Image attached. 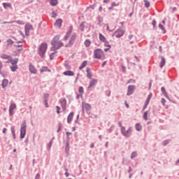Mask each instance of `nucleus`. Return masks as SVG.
Returning <instances> with one entry per match:
<instances>
[{
    "instance_id": "1",
    "label": "nucleus",
    "mask_w": 179,
    "mask_h": 179,
    "mask_svg": "<svg viewBox=\"0 0 179 179\" xmlns=\"http://www.w3.org/2000/svg\"><path fill=\"white\" fill-rule=\"evenodd\" d=\"M51 51H57V50H59L61 47H63L64 43L59 39V36L57 35L55 36L51 41Z\"/></svg>"
},
{
    "instance_id": "2",
    "label": "nucleus",
    "mask_w": 179,
    "mask_h": 179,
    "mask_svg": "<svg viewBox=\"0 0 179 179\" xmlns=\"http://www.w3.org/2000/svg\"><path fill=\"white\" fill-rule=\"evenodd\" d=\"M118 125L121 128V132L123 136H126L127 138H129V136H131V134H132V127H129L127 131H125V127H123L122 122L121 121L118 122Z\"/></svg>"
},
{
    "instance_id": "3",
    "label": "nucleus",
    "mask_w": 179,
    "mask_h": 179,
    "mask_svg": "<svg viewBox=\"0 0 179 179\" xmlns=\"http://www.w3.org/2000/svg\"><path fill=\"white\" fill-rule=\"evenodd\" d=\"M94 58L96 59H104L106 58V55H104V52L101 49H96L94 52Z\"/></svg>"
},
{
    "instance_id": "4",
    "label": "nucleus",
    "mask_w": 179,
    "mask_h": 179,
    "mask_svg": "<svg viewBox=\"0 0 179 179\" xmlns=\"http://www.w3.org/2000/svg\"><path fill=\"white\" fill-rule=\"evenodd\" d=\"M48 47V45L45 43H43L40 45L39 50H38V55H40V57H41V58L44 57V55L45 54V51H47Z\"/></svg>"
},
{
    "instance_id": "5",
    "label": "nucleus",
    "mask_w": 179,
    "mask_h": 179,
    "mask_svg": "<svg viewBox=\"0 0 179 179\" xmlns=\"http://www.w3.org/2000/svg\"><path fill=\"white\" fill-rule=\"evenodd\" d=\"M26 128H27L26 122H23L20 127V139H23V138L26 136Z\"/></svg>"
},
{
    "instance_id": "6",
    "label": "nucleus",
    "mask_w": 179,
    "mask_h": 179,
    "mask_svg": "<svg viewBox=\"0 0 179 179\" xmlns=\"http://www.w3.org/2000/svg\"><path fill=\"white\" fill-rule=\"evenodd\" d=\"M80 29L81 31H90V27H89V24H87V22H83L80 25Z\"/></svg>"
},
{
    "instance_id": "7",
    "label": "nucleus",
    "mask_w": 179,
    "mask_h": 179,
    "mask_svg": "<svg viewBox=\"0 0 179 179\" xmlns=\"http://www.w3.org/2000/svg\"><path fill=\"white\" fill-rule=\"evenodd\" d=\"M124 30L117 29L113 33V37H115L116 38H120L124 36Z\"/></svg>"
},
{
    "instance_id": "8",
    "label": "nucleus",
    "mask_w": 179,
    "mask_h": 179,
    "mask_svg": "<svg viewBox=\"0 0 179 179\" xmlns=\"http://www.w3.org/2000/svg\"><path fill=\"white\" fill-rule=\"evenodd\" d=\"M75 40H76V34H73L71 36L69 43L66 45V47H71L73 45V43H75Z\"/></svg>"
},
{
    "instance_id": "9",
    "label": "nucleus",
    "mask_w": 179,
    "mask_h": 179,
    "mask_svg": "<svg viewBox=\"0 0 179 179\" xmlns=\"http://www.w3.org/2000/svg\"><path fill=\"white\" fill-rule=\"evenodd\" d=\"M59 103H61L63 111H65V110H66V99L65 98H62L59 100Z\"/></svg>"
},
{
    "instance_id": "10",
    "label": "nucleus",
    "mask_w": 179,
    "mask_h": 179,
    "mask_svg": "<svg viewBox=\"0 0 179 179\" xmlns=\"http://www.w3.org/2000/svg\"><path fill=\"white\" fill-rule=\"evenodd\" d=\"M54 26L57 29H61V27L62 26V19H57L54 23Z\"/></svg>"
},
{
    "instance_id": "11",
    "label": "nucleus",
    "mask_w": 179,
    "mask_h": 179,
    "mask_svg": "<svg viewBox=\"0 0 179 179\" xmlns=\"http://www.w3.org/2000/svg\"><path fill=\"white\" fill-rule=\"evenodd\" d=\"M72 27H70L69 30L67 31L66 36L64 38V41H66V40H68V38H69V36H71V34H72Z\"/></svg>"
},
{
    "instance_id": "12",
    "label": "nucleus",
    "mask_w": 179,
    "mask_h": 179,
    "mask_svg": "<svg viewBox=\"0 0 179 179\" xmlns=\"http://www.w3.org/2000/svg\"><path fill=\"white\" fill-rule=\"evenodd\" d=\"M83 107L85 109L87 114H90V110H92V106L89 103H85Z\"/></svg>"
},
{
    "instance_id": "13",
    "label": "nucleus",
    "mask_w": 179,
    "mask_h": 179,
    "mask_svg": "<svg viewBox=\"0 0 179 179\" xmlns=\"http://www.w3.org/2000/svg\"><path fill=\"white\" fill-rule=\"evenodd\" d=\"M73 115H74L73 112L70 113V114L68 115L67 117L68 124H71V122H72V120H73Z\"/></svg>"
},
{
    "instance_id": "14",
    "label": "nucleus",
    "mask_w": 179,
    "mask_h": 179,
    "mask_svg": "<svg viewBox=\"0 0 179 179\" xmlns=\"http://www.w3.org/2000/svg\"><path fill=\"white\" fill-rule=\"evenodd\" d=\"M115 6H120V3L112 2L110 6L108 7V10H113Z\"/></svg>"
},
{
    "instance_id": "15",
    "label": "nucleus",
    "mask_w": 179,
    "mask_h": 179,
    "mask_svg": "<svg viewBox=\"0 0 179 179\" xmlns=\"http://www.w3.org/2000/svg\"><path fill=\"white\" fill-rule=\"evenodd\" d=\"M29 71L31 72V73H37V70H36V67H34V66L30 64L29 65Z\"/></svg>"
},
{
    "instance_id": "16",
    "label": "nucleus",
    "mask_w": 179,
    "mask_h": 179,
    "mask_svg": "<svg viewBox=\"0 0 179 179\" xmlns=\"http://www.w3.org/2000/svg\"><path fill=\"white\" fill-rule=\"evenodd\" d=\"M63 75H65V76H73V75H75V73H73V71H64L63 73Z\"/></svg>"
},
{
    "instance_id": "17",
    "label": "nucleus",
    "mask_w": 179,
    "mask_h": 179,
    "mask_svg": "<svg viewBox=\"0 0 179 179\" xmlns=\"http://www.w3.org/2000/svg\"><path fill=\"white\" fill-rule=\"evenodd\" d=\"M165 64H166V59L164 58V57H161V62L159 64L160 68H163Z\"/></svg>"
},
{
    "instance_id": "18",
    "label": "nucleus",
    "mask_w": 179,
    "mask_h": 179,
    "mask_svg": "<svg viewBox=\"0 0 179 179\" xmlns=\"http://www.w3.org/2000/svg\"><path fill=\"white\" fill-rule=\"evenodd\" d=\"M99 40L100 41H102V43H106V41H107V38H106V36H104L101 34H99Z\"/></svg>"
},
{
    "instance_id": "19",
    "label": "nucleus",
    "mask_w": 179,
    "mask_h": 179,
    "mask_svg": "<svg viewBox=\"0 0 179 179\" xmlns=\"http://www.w3.org/2000/svg\"><path fill=\"white\" fill-rule=\"evenodd\" d=\"M6 23H17V24H23V22L18 20V21H12V22H4L3 24H6Z\"/></svg>"
},
{
    "instance_id": "20",
    "label": "nucleus",
    "mask_w": 179,
    "mask_h": 179,
    "mask_svg": "<svg viewBox=\"0 0 179 179\" xmlns=\"http://www.w3.org/2000/svg\"><path fill=\"white\" fill-rule=\"evenodd\" d=\"M51 72V71L50 69H48V67H46V66H44V67H42L41 69H40V72H41V73H43V72Z\"/></svg>"
},
{
    "instance_id": "21",
    "label": "nucleus",
    "mask_w": 179,
    "mask_h": 179,
    "mask_svg": "<svg viewBox=\"0 0 179 179\" xmlns=\"http://www.w3.org/2000/svg\"><path fill=\"white\" fill-rule=\"evenodd\" d=\"M65 152H66V155H68L69 153V141H67L66 143Z\"/></svg>"
},
{
    "instance_id": "22",
    "label": "nucleus",
    "mask_w": 179,
    "mask_h": 179,
    "mask_svg": "<svg viewBox=\"0 0 179 179\" xmlns=\"http://www.w3.org/2000/svg\"><path fill=\"white\" fill-rule=\"evenodd\" d=\"M50 3L52 6H57L58 5V0H50Z\"/></svg>"
},
{
    "instance_id": "23",
    "label": "nucleus",
    "mask_w": 179,
    "mask_h": 179,
    "mask_svg": "<svg viewBox=\"0 0 179 179\" xmlns=\"http://www.w3.org/2000/svg\"><path fill=\"white\" fill-rule=\"evenodd\" d=\"M136 129L138 131H142V126L141 125V123H136Z\"/></svg>"
},
{
    "instance_id": "24",
    "label": "nucleus",
    "mask_w": 179,
    "mask_h": 179,
    "mask_svg": "<svg viewBox=\"0 0 179 179\" xmlns=\"http://www.w3.org/2000/svg\"><path fill=\"white\" fill-rule=\"evenodd\" d=\"M18 59H10V62L11 64V65H17V62H18Z\"/></svg>"
},
{
    "instance_id": "25",
    "label": "nucleus",
    "mask_w": 179,
    "mask_h": 179,
    "mask_svg": "<svg viewBox=\"0 0 179 179\" xmlns=\"http://www.w3.org/2000/svg\"><path fill=\"white\" fill-rule=\"evenodd\" d=\"M1 58H2L3 59H8V60L12 59V57L10 56L6 55H2L1 56Z\"/></svg>"
},
{
    "instance_id": "26",
    "label": "nucleus",
    "mask_w": 179,
    "mask_h": 179,
    "mask_svg": "<svg viewBox=\"0 0 179 179\" xmlns=\"http://www.w3.org/2000/svg\"><path fill=\"white\" fill-rule=\"evenodd\" d=\"M3 6L4 9H8V8H10V6H12V4H10V3H3Z\"/></svg>"
},
{
    "instance_id": "27",
    "label": "nucleus",
    "mask_w": 179,
    "mask_h": 179,
    "mask_svg": "<svg viewBox=\"0 0 179 179\" xmlns=\"http://www.w3.org/2000/svg\"><path fill=\"white\" fill-rule=\"evenodd\" d=\"M87 65V61H84L82 64L80 66L79 69L82 70L83 68H85Z\"/></svg>"
},
{
    "instance_id": "28",
    "label": "nucleus",
    "mask_w": 179,
    "mask_h": 179,
    "mask_svg": "<svg viewBox=\"0 0 179 179\" xmlns=\"http://www.w3.org/2000/svg\"><path fill=\"white\" fill-rule=\"evenodd\" d=\"M17 65H12L10 66V70L12 72H16V70L17 69Z\"/></svg>"
},
{
    "instance_id": "29",
    "label": "nucleus",
    "mask_w": 179,
    "mask_h": 179,
    "mask_svg": "<svg viewBox=\"0 0 179 179\" xmlns=\"http://www.w3.org/2000/svg\"><path fill=\"white\" fill-rule=\"evenodd\" d=\"M1 86L3 88L6 87V86H8V80L6 79L3 80Z\"/></svg>"
},
{
    "instance_id": "30",
    "label": "nucleus",
    "mask_w": 179,
    "mask_h": 179,
    "mask_svg": "<svg viewBox=\"0 0 179 179\" xmlns=\"http://www.w3.org/2000/svg\"><path fill=\"white\" fill-rule=\"evenodd\" d=\"M84 44L85 45V47H90V44H92V42L90 41V40L87 39L85 42Z\"/></svg>"
},
{
    "instance_id": "31",
    "label": "nucleus",
    "mask_w": 179,
    "mask_h": 179,
    "mask_svg": "<svg viewBox=\"0 0 179 179\" xmlns=\"http://www.w3.org/2000/svg\"><path fill=\"white\" fill-rule=\"evenodd\" d=\"M11 132L13 134V136L14 139H16V134L15 133V127H11L10 128Z\"/></svg>"
},
{
    "instance_id": "32",
    "label": "nucleus",
    "mask_w": 179,
    "mask_h": 179,
    "mask_svg": "<svg viewBox=\"0 0 179 179\" xmlns=\"http://www.w3.org/2000/svg\"><path fill=\"white\" fill-rule=\"evenodd\" d=\"M171 142V139H167L163 141L162 145L163 146H167V145H169V143Z\"/></svg>"
},
{
    "instance_id": "33",
    "label": "nucleus",
    "mask_w": 179,
    "mask_h": 179,
    "mask_svg": "<svg viewBox=\"0 0 179 179\" xmlns=\"http://www.w3.org/2000/svg\"><path fill=\"white\" fill-rule=\"evenodd\" d=\"M87 78H89V79H90L92 78V73H90V68H87Z\"/></svg>"
},
{
    "instance_id": "34",
    "label": "nucleus",
    "mask_w": 179,
    "mask_h": 179,
    "mask_svg": "<svg viewBox=\"0 0 179 179\" xmlns=\"http://www.w3.org/2000/svg\"><path fill=\"white\" fill-rule=\"evenodd\" d=\"M16 108V103H12L9 107V111H13L14 108Z\"/></svg>"
},
{
    "instance_id": "35",
    "label": "nucleus",
    "mask_w": 179,
    "mask_h": 179,
    "mask_svg": "<svg viewBox=\"0 0 179 179\" xmlns=\"http://www.w3.org/2000/svg\"><path fill=\"white\" fill-rule=\"evenodd\" d=\"M153 94L152 93L149 94V95L148 96V98L145 101V102L147 103H150V99H152Z\"/></svg>"
},
{
    "instance_id": "36",
    "label": "nucleus",
    "mask_w": 179,
    "mask_h": 179,
    "mask_svg": "<svg viewBox=\"0 0 179 179\" xmlns=\"http://www.w3.org/2000/svg\"><path fill=\"white\" fill-rule=\"evenodd\" d=\"M97 83L96 80H92L90 83V87H92V86H94Z\"/></svg>"
},
{
    "instance_id": "37",
    "label": "nucleus",
    "mask_w": 179,
    "mask_h": 179,
    "mask_svg": "<svg viewBox=\"0 0 179 179\" xmlns=\"http://www.w3.org/2000/svg\"><path fill=\"white\" fill-rule=\"evenodd\" d=\"M148 111H145L144 113H143V118L145 120V121H148Z\"/></svg>"
},
{
    "instance_id": "38",
    "label": "nucleus",
    "mask_w": 179,
    "mask_h": 179,
    "mask_svg": "<svg viewBox=\"0 0 179 179\" xmlns=\"http://www.w3.org/2000/svg\"><path fill=\"white\" fill-rule=\"evenodd\" d=\"M52 146V140H51L47 145V150H50Z\"/></svg>"
},
{
    "instance_id": "39",
    "label": "nucleus",
    "mask_w": 179,
    "mask_h": 179,
    "mask_svg": "<svg viewBox=\"0 0 179 179\" xmlns=\"http://www.w3.org/2000/svg\"><path fill=\"white\" fill-rule=\"evenodd\" d=\"M162 94H164V96L168 99L169 100L170 99V98L169 97V94H167V92H166V90H162Z\"/></svg>"
},
{
    "instance_id": "40",
    "label": "nucleus",
    "mask_w": 179,
    "mask_h": 179,
    "mask_svg": "<svg viewBox=\"0 0 179 179\" xmlns=\"http://www.w3.org/2000/svg\"><path fill=\"white\" fill-rule=\"evenodd\" d=\"M66 135L67 141H71V138H69V135H72V133L69 131H66Z\"/></svg>"
},
{
    "instance_id": "41",
    "label": "nucleus",
    "mask_w": 179,
    "mask_h": 179,
    "mask_svg": "<svg viewBox=\"0 0 179 179\" xmlns=\"http://www.w3.org/2000/svg\"><path fill=\"white\" fill-rule=\"evenodd\" d=\"M145 8H149L150 6V3L148 0H144Z\"/></svg>"
},
{
    "instance_id": "42",
    "label": "nucleus",
    "mask_w": 179,
    "mask_h": 179,
    "mask_svg": "<svg viewBox=\"0 0 179 179\" xmlns=\"http://www.w3.org/2000/svg\"><path fill=\"white\" fill-rule=\"evenodd\" d=\"M138 156V154H136V152H133L131 155V159H135Z\"/></svg>"
},
{
    "instance_id": "43",
    "label": "nucleus",
    "mask_w": 179,
    "mask_h": 179,
    "mask_svg": "<svg viewBox=\"0 0 179 179\" xmlns=\"http://www.w3.org/2000/svg\"><path fill=\"white\" fill-rule=\"evenodd\" d=\"M104 43V46L105 47H107L108 48H111V45H110V43H108V41H106V42H103Z\"/></svg>"
},
{
    "instance_id": "44",
    "label": "nucleus",
    "mask_w": 179,
    "mask_h": 179,
    "mask_svg": "<svg viewBox=\"0 0 179 179\" xmlns=\"http://www.w3.org/2000/svg\"><path fill=\"white\" fill-rule=\"evenodd\" d=\"M49 97H50V94H44V95H43L44 100H47V101H48V98Z\"/></svg>"
},
{
    "instance_id": "45",
    "label": "nucleus",
    "mask_w": 179,
    "mask_h": 179,
    "mask_svg": "<svg viewBox=\"0 0 179 179\" xmlns=\"http://www.w3.org/2000/svg\"><path fill=\"white\" fill-rule=\"evenodd\" d=\"M57 12L53 11V12L51 13V17H53L54 19H55V17H57Z\"/></svg>"
},
{
    "instance_id": "46",
    "label": "nucleus",
    "mask_w": 179,
    "mask_h": 179,
    "mask_svg": "<svg viewBox=\"0 0 179 179\" xmlns=\"http://www.w3.org/2000/svg\"><path fill=\"white\" fill-rule=\"evenodd\" d=\"M159 27L161 29V30H162V31H164V33H166V29H164V27L162 25V24H159Z\"/></svg>"
},
{
    "instance_id": "47",
    "label": "nucleus",
    "mask_w": 179,
    "mask_h": 179,
    "mask_svg": "<svg viewBox=\"0 0 179 179\" xmlns=\"http://www.w3.org/2000/svg\"><path fill=\"white\" fill-rule=\"evenodd\" d=\"M57 127H58L57 132H60L61 129H62V123H59Z\"/></svg>"
},
{
    "instance_id": "48",
    "label": "nucleus",
    "mask_w": 179,
    "mask_h": 179,
    "mask_svg": "<svg viewBox=\"0 0 179 179\" xmlns=\"http://www.w3.org/2000/svg\"><path fill=\"white\" fill-rule=\"evenodd\" d=\"M7 43H8V45H13V41H12L11 39H8L7 40Z\"/></svg>"
},
{
    "instance_id": "49",
    "label": "nucleus",
    "mask_w": 179,
    "mask_h": 179,
    "mask_svg": "<svg viewBox=\"0 0 179 179\" xmlns=\"http://www.w3.org/2000/svg\"><path fill=\"white\" fill-rule=\"evenodd\" d=\"M136 87H134V85H129L128 87V90H135Z\"/></svg>"
},
{
    "instance_id": "50",
    "label": "nucleus",
    "mask_w": 179,
    "mask_h": 179,
    "mask_svg": "<svg viewBox=\"0 0 179 179\" xmlns=\"http://www.w3.org/2000/svg\"><path fill=\"white\" fill-rule=\"evenodd\" d=\"M131 94H134V90H129L127 92V96H131Z\"/></svg>"
},
{
    "instance_id": "51",
    "label": "nucleus",
    "mask_w": 179,
    "mask_h": 179,
    "mask_svg": "<svg viewBox=\"0 0 179 179\" xmlns=\"http://www.w3.org/2000/svg\"><path fill=\"white\" fill-rule=\"evenodd\" d=\"M161 103L163 106H166V99L164 98H162L161 100Z\"/></svg>"
},
{
    "instance_id": "52",
    "label": "nucleus",
    "mask_w": 179,
    "mask_h": 179,
    "mask_svg": "<svg viewBox=\"0 0 179 179\" xmlns=\"http://www.w3.org/2000/svg\"><path fill=\"white\" fill-rule=\"evenodd\" d=\"M148 105H149V103L145 101V104H144V106H143V111L146 109V107H148Z\"/></svg>"
},
{
    "instance_id": "53",
    "label": "nucleus",
    "mask_w": 179,
    "mask_h": 179,
    "mask_svg": "<svg viewBox=\"0 0 179 179\" xmlns=\"http://www.w3.org/2000/svg\"><path fill=\"white\" fill-rule=\"evenodd\" d=\"M43 101H44V104H45L46 108H48V101L43 100Z\"/></svg>"
},
{
    "instance_id": "54",
    "label": "nucleus",
    "mask_w": 179,
    "mask_h": 179,
    "mask_svg": "<svg viewBox=\"0 0 179 179\" xmlns=\"http://www.w3.org/2000/svg\"><path fill=\"white\" fill-rule=\"evenodd\" d=\"M56 109H57V114H59V110H61V108H59V106H56Z\"/></svg>"
},
{
    "instance_id": "55",
    "label": "nucleus",
    "mask_w": 179,
    "mask_h": 179,
    "mask_svg": "<svg viewBox=\"0 0 179 179\" xmlns=\"http://www.w3.org/2000/svg\"><path fill=\"white\" fill-rule=\"evenodd\" d=\"M54 54H55V52L51 53L50 55V59H54Z\"/></svg>"
},
{
    "instance_id": "56",
    "label": "nucleus",
    "mask_w": 179,
    "mask_h": 179,
    "mask_svg": "<svg viewBox=\"0 0 179 179\" xmlns=\"http://www.w3.org/2000/svg\"><path fill=\"white\" fill-rule=\"evenodd\" d=\"M34 179H40V173H37Z\"/></svg>"
},
{
    "instance_id": "57",
    "label": "nucleus",
    "mask_w": 179,
    "mask_h": 179,
    "mask_svg": "<svg viewBox=\"0 0 179 179\" xmlns=\"http://www.w3.org/2000/svg\"><path fill=\"white\" fill-rule=\"evenodd\" d=\"M134 37V36L132 35V34H130V35H129L128 36V38H129V40H132V38Z\"/></svg>"
},
{
    "instance_id": "58",
    "label": "nucleus",
    "mask_w": 179,
    "mask_h": 179,
    "mask_svg": "<svg viewBox=\"0 0 179 179\" xmlns=\"http://www.w3.org/2000/svg\"><path fill=\"white\" fill-rule=\"evenodd\" d=\"M106 29L108 30V31H113V29H110V27L108 25H107Z\"/></svg>"
},
{
    "instance_id": "59",
    "label": "nucleus",
    "mask_w": 179,
    "mask_h": 179,
    "mask_svg": "<svg viewBox=\"0 0 179 179\" xmlns=\"http://www.w3.org/2000/svg\"><path fill=\"white\" fill-rule=\"evenodd\" d=\"M106 94H107L108 97H110V94H111V92L107 91V92H106Z\"/></svg>"
},
{
    "instance_id": "60",
    "label": "nucleus",
    "mask_w": 179,
    "mask_h": 179,
    "mask_svg": "<svg viewBox=\"0 0 179 179\" xmlns=\"http://www.w3.org/2000/svg\"><path fill=\"white\" fill-rule=\"evenodd\" d=\"M124 104L126 106V108H129V104L127 103V101H125Z\"/></svg>"
},
{
    "instance_id": "61",
    "label": "nucleus",
    "mask_w": 179,
    "mask_h": 179,
    "mask_svg": "<svg viewBox=\"0 0 179 179\" xmlns=\"http://www.w3.org/2000/svg\"><path fill=\"white\" fill-rule=\"evenodd\" d=\"M152 26L155 27V26H156V20H153V21L152 22Z\"/></svg>"
},
{
    "instance_id": "62",
    "label": "nucleus",
    "mask_w": 179,
    "mask_h": 179,
    "mask_svg": "<svg viewBox=\"0 0 179 179\" xmlns=\"http://www.w3.org/2000/svg\"><path fill=\"white\" fill-rule=\"evenodd\" d=\"M110 48H105V49H104V51H105L106 52H107V51H109Z\"/></svg>"
},
{
    "instance_id": "63",
    "label": "nucleus",
    "mask_w": 179,
    "mask_h": 179,
    "mask_svg": "<svg viewBox=\"0 0 179 179\" xmlns=\"http://www.w3.org/2000/svg\"><path fill=\"white\" fill-rule=\"evenodd\" d=\"M3 134H6V128L3 129Z\"/></svg>"
},
{
    "instance_id": "64",
    "label": "nucleus",
    "mask_w": 179,
    "mask_h": 179,
    "mask_svg": "<svg viewBox=\"0 0 179 179\" xmlns=\"http://www.w3.org/2000/svg\"><path fill=\"white\" fill-rule=\"evenodd\" d=\"M131 171H132V169L131 168V166H129V170H128V173H131Z\"/></svg>"
}]
</instances>
